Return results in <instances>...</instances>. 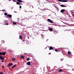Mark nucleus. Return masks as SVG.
Instances as JSON below:
<instances>
[{"label":"nucleus","mask_w":74,"mask_h":74,"mask_svg":"<svg viewBox=\"0 0 74 74\" xmlns=\"http://www.w3.org/2000/svg\"><path fill=\"white\" fill-rule=\"evenodd\" d=\"M27 65H29V66H30L31 65L30 64V62H27Z\"/></svg>","instance_id":"nucleus-5"},{"label":"nucleus","mask_w":74,"mask_h":74,"mask_svg":"<svg viewBox=\"0 0 74 74\" xmlns=\"http://www.w3.org/2000/svg\"><path fill=\"white\" fill-rule=\"evenodd\" d=\"M47 21H48V22H50V23H53V21H52L51 20L48 19H47Z\"/></svg>","instance_id":"nucleus-2"},{"label":"nucleus","mask_w":74,"mask_h":74,"mask_svg":"<svg viewBox=\"0 0 74 74\" xmlns=\"http://www.w3.org/2000/svg\"><path fill=\"white\" fill-rule=\"evenodd\" d=\"M43 38H44V36H43Z\"/></svg>","instance_id":"nucleus-40"},{"label":"nucleus","mask_w":74,"mask_h":74,"mask_svg":"<svg viewBox=\"0 0 74 74\" xmlns=\"http://www.w3.org/2000/svg\"><path fill=\"white\" fill-rule=\"evenodd\" d=\"M50 54H51V53H49V55H50Z\"/></svg>","instance_id":"nucleus-38"},{"label":"nucleus","mask_w":74,"mask_h":74,"mask_svg":"<svg viewBox=\"0 0 74 74\" xmlns=\"http://www.w3.org/2000/svg\"><path fill=\"white\" fill-rule=\"evenodd\" d=\"M15 59H16L15 58H13L12 59V61H15Z\"/></svg>","instance_id":"nucleus-18"},{"label":"nucleus","mask_w":74,"mask_h":74,"mask_svg":"<svg viewBox=\"0 0 74 74\" xmlns=\"http://www.w3.org/2000/svg\"><path fill=\"white\" fill-rule=\"evenodd\" d=\"M1 58H2V56H0V59H1Z\"/></svg>","instance_id":"nucleus-31"},{"label":"nucleus","mask_w":74,"mask_h":74,"mask_svg":"<svg viewBox=\"0 0 74 74\" xmlns=\"http://www.w3.org/2000/svg\"><path fill=\"white\" fill-rule=\"evenodd\" d=\"M18 20H19V18H18Z\"/></svg>","instance_id":"nucleus-39"},{"label":"nucleus","mask_w":74,"mask_h":74,"mask_svg":"<svg viewBox=\"0 0 74 74\" xmlns=\"http://www.w3.org/2000/svg\"><path fill=\"white\" fill-rule=\"evenodd\" d=\"M0 61H1V60H0Z\"/></svg>","instance_id":"nucleus-43"},{"label":"nucleus","mask_w":74,"mask_h":74,"mask_svg":"<svg viewBox=\"0 0 74 74\" xmlns=\"http://www.w3.org/2000/svg\"><path fill=\"white\" fill-rule=\"evenodd\" d=\"M13 1V2H16V1L15 0H12Z\"/></svg>","instance_id":"nucleus-27"},{"label":"nucleus","mask_w":74,"mask_h":74,"mask_svg":"<svg viewBox=\"0 0 74 74\" xmlns=\"http://www.w3.org/2000/svg\"><path fill=\"white\" fill-rule=\"evenodd\" d=\"M5 25H8V23H5Z\"/></svg>","instance_id":"nucleus-25"},{"label":"nucleus","mask_w":74,"mask_h":74,"mask_svg":"<svg viewBox=\"0 0 74 74\" xmlns=\"http://www.w3.org/2000/svg\"><path fill=\"white\" fill-rule=\"evenodd\" d=\"M13 65L12 63H10L8 64V66H10V67L12 66Z\"/></svg>","instance_id":"nucleus-3"},{"label":"nucleus","mask_w":74,"mask_h":74,"mask_svg":"<svg viewBox=\"0 0 74 74\" xmlns=\"http://www.w3.org/2000/svg\"><path fill=\"white\" fill-rule=\"evenodd\" d=\"M16 3L18 5H20V4H21V3H20L19 2H16Z\"/></svg>","instance_id":"nucleus-15"},{"label":"nucleus","mask_w":74,"mask_h":74,"mask_svg":"<svg viewBox=\"0 0 74 74\" xmlns=\"http://www.w3.org/2000/svg\"><path fill=\"white\" fill-rule=\"evenodd\" d=\"M65 11H66V10L65 9L61 10H60V12H61V13H63Z\"/></svg>","instance_id":"nucleus-4"},{"label":"nucleus","mask_w":74,"mask_h":74,"mask_svg":"<svg viewBox=\"0 0 74 74\" xmlns=\"http://www.w3.org/2000/svg\"><path fill=\"white\" fill-rule=\"evenodd\" d=\"M63 59H61V60H61V61H62L63 60Z\"/></svg>","instance_id":"nucleus-35"},{"label":"nucleus","mask_w":74,"mask_h":74,"mask_svg":"<svg viewBox=\"0 0 74 74\" xmlns=\"http://www.w3.org/2000/svg\"><path fill=\"white\" fill-rule=\"evenodd\" d=\"M58 1L60 2H67V0H58Z\"/></svg>","instance_id":"nucleus-1"},{"label":"nucleus","mask_w":74,"mask_h":74,"mask_svg":"<svg viewBox=\"0 0 74 74\" xmlns=\"http://www.w3.org/2000/svg\"><path fill=\"white\" fill-rule=\"evenodd\" d=\"M14 12L16 13V12L15 11H14Z\"/></svg>","instance_id":"nucleus-36"},{"label":"nucleus","mask_w":74,"mask_h":74,"mask_svg":"<svg viewBox=\"0 0 74 74\" xmlns=\"http://www.w3.org/2000/svg\"><path fill=\"white\" fill-rule=\"evenodd\" d=\"M2 55V52H0V55Z\"/></svg>","instance_id":"nucleus-28"},{"label":"nucleus","mask_w":74,"mask_h":74,"mask_svg":"<svg viewBox=\"0 0 74 74\" xmlns=\"http://www.w3.org/2000/svg\"><path fill=\"white\" fill-rule=\"evenodd\" d=\"M37 34H36V35H34V36L35 37H37Z\"/></svg>","instance_id":"nucleus-26"},{"label":"nucleus","mask_w":74,"mask_h":74,"mask_svg":"<svg viewBox=\"0 0 74 74\" xmlns=\"http://www.w3.org/2000/svg\"><path fill=\"white\" fill-rule=\"evenodd\" d=\"M19 7H20V9L22 8V7H21V5H20Z\"/></svg>","instance_id":"nucleus-29"},{"label":"nucleus","mask_w":74,"mask_h":74,"mask_svg":"<svg viewBox=\"0 0 74 74\" xmlns=\"http://www.w3.org/2000/svg\"><path fill=\"white\" fill-rule=\"evenodd\" d=\"M46 41H47V40Z\"/></svg>","instance_id":"nucleus-42"},{"label":"nucleus","mask_w":74,"mask_h":74,"mask_svg":"<svg viewBox=\"0 0 74 74\" xmlns=\"http://www.w3.org/2000/svg\"><path fill=\"white\" fill-rule=\"evenodd\" d=\"M18 2L19 3H22V2H23V1L22 0H18Z\"/></svg>","instance_id":"nucleus-11"},{"label":"nucleus","mask_w":74,"mask_h":74,"mask_svg":"<svg viewBox=\"0 0 74 74\" xmlns=\"http://www.w3.org/2000/svg\"><path fill=\"white\" fill-rule=\"evenodd\" d=\"M16 65H14L12 67V69H14V67H16Z\"/></svg>","instance_id":"nucleus-13"},{"label":"nucleus","mask_w":74,"mask_h":74,"mask_svg":"<svg viewBox=\"0 0 74 74\" xmlns=\"http://www.w3.org/2000/svg\"><path fill=\"white\" fill-rule=\"evenodd\" d=\"M29 60H30V58H28L27 59V61Z\"/></svg>","instance_id":"nucleus-24"},{"label":"nucleus","mask_w":74,"mask_h":74,"mask_svg":"<svg viewBox=\"0 0 74 74\" xmlns=\"http://www.w3.org/2000/svg\"><path fill=\"white\" fill-rule=\"evenodd\" d=\"M7 16L8 17H10V18H11V17H12V15L11 14H9V15H7Z\"/></svg>","instance_id":"nucleus-9"},{"label":"nucleus","mask_w":74,"mask_h":74,"mask_svg":"<svg viewBox=\"0 0 74 74\" xmlns=\"http://www.w3.org/2000/svg\"><path fill=\"white\" fill-rule=\"evenodd\" d=\"M8 22V21H5L4 22Z\"/></svg>","instance_id":"nucleus-34"},{"label":"nucleus","mask_w":74,"mask_h":74,"mask_svg":"<svg viewBox=\"0 0 74 74\" xmlns=\"http://www.w3.org/2000/svg\"><path fill=\"white\" fill-rule=\"evenodd\" d=\"M70 53H71V52H70L69 51H68V55H70Z\"/></svg>","instance_id":"nucleus-20"},{"label":"nucleus","mask_w":74,"mask_h":74,"mask_svg":"<svg viewBox=\"0 0 74 74\" xmlns=\"http://www.w3.org/2000/svg\"><path fill=\"white\" fill-rule=\"evenodd\" d=\"M21 58H25V56H23L22 55L21 56Z\"/></svg>","instance_id":"nucleus-17"},{"label":"nucleus","mask_w":74,"mask_h":74,"mask_svg":"<svg viewBox=\"0 0 74 74\" xmlns=\"http://www.w3.org/2000/svg\"><path fill=\"white\" fill-rule=\"evenodd\" d=\"M72 15H73V16H74V14H73Z\"/></svg>","instance_id":"nucleus-37"},{"label":"nucleus","mask_w":74,"mask_h":74,"mask_svg":"<svg viewBox=\"0 0 74 74\" xmlns=\"http://www.w3.org/2000/svg\"><path fill=\"white\" fill-rule=\"evenodd\" d=\"M62 69H60L58 71L59 72H62Z\"/></svg>","instance_id":"nucleus-21"},{"label":"nucleus","mask_w":74,"mask_h":74,"mask_svg":"<svg viewBox=\"0 0 74 74\" xmlns=\"http://www.w3.org/2000/svg\"><path fill=\"white\" fill-rule=\"evenodd\" d=\"M49 30L50 32H52L53 31V29L52 28H49Z\"/></svg>","instance_id":"nucleus-10"},{"label":"nucleus","mask_w":74,"mask_h":74,"mask_svg":"<svg viewBox=\"0 0 74 74\" xmlns=\"http://www.w3.org/2000/svg\"><path fill=\"white\" fill-rule=\"evenodd\" d=\"M42 38H43V37H42Z\"/></svg>","instance_id":"nucleus-41"},{"label":"nucleus","mask_w":74,"mask_h":74,"mask_svg":"<svg viewBox=\"0 0 74 74\" xmlns=\"http://www.w3.org/2000/svg\"><path fill=\"white\" fill-rule=\"evenodd\" d=\"M1 62H2V63H3V62H4V61H3V60H1Z\"/></svg>","instance_id":"nucleus-33"},{"label":"nucleus","mask_w":74,"mask_h":74,"mask_svg":"<svg viewBox=\"0 0 74 74\" xmlns=\"http://www.w3.org/2000/svg\"><path fill=\"white\" fill-rule=\"evenodd\" d=\"M2 68L3 69H4V66H2Z\"/></svg>","instance_id":"nucleus-30"},{"label":"nucleus","mask_w":74,"mask_h":74,"mask_svg":"<svg viewBox=\"0 0 74 74\" xmlns=\"http://www.w3.org/2000/svg\"><path fill=\"white\" fill-rule=\"evenodd\" d=\"M1 60H4V58L2 57L1 58Z\"/></svg>","instance_id":"nucleus-16"},{"label":"nucleus","mask_w":74,"mask_h":74,"mask_svg":"<svg viewBox=\"0 0 74 74\" xmlns=\"http://www.w3.org/2000/svg\"><path fill=\"white\" fill-rule=\"evenodd\" d=\"M57 33L58 32H56V31H53L54 34H57Z\"/></svg>","instance_id":"nucleus-14"},{"label":"nucleus","mask_w":74,"mask_h":74,"mask_svg":"<svg viewBox=\"0 0 74 74\" xmlns=\"http://www.w3.org/2000/svg\"><path fill=\"white\" fill-rule=\"evenodd\" d=\"M19 38H20L21 40H22L23 39V37H22V36L21 35L19 36Z\"/></svg>","instance_id":"nucleus-8"},{"label":"nucleus","mask_w":74,"mask_h":74,"mask_svg":"<svg viewBox=\"0 0 74 74\" xmlns=\"http://www.w3.org/2000/svg\"><path fill=\"white\" fill-rule=\"evenodd\" d=\"M0 74H3V72H2L0 73Z\"/></svg>","instance_id":"nucleus-32"},{"label":"nucleus","mask_w":74,"mask_h":74,"mask_svg":"<svg viewBox=\"0 0 74 74\" xmlns=\"http://www.w3.org/2000/svg\"><path fill=\"white\" fill-rule=\"evenodd\" d=\"M5 52H2V55H5Z\"/></svg>","instance_id":"nucleus-12"},{"label":"nucleus","mask_w":74,"mask_h":74,"mask_svg":"<svg viewBox=\"0 0 74 74\" xmlns=\"http://www.w3.org/2000/svg\"><path fill=\"white\" fill-rule=\"evenodd\" d=\"M13 24H14V25H16V22H13Z\"/></svg>","instance_id":"nucleus-23"},{"label":"nucleus","mask_w":74,"mask_h":74,"mask_svg":"<svg viewBox=\"0 0 74 74\" xmlns=\"http://www.w3.org/2000/svg\"><path fill=\"white\" fill-rule=\"evenodd\" d=\"M4 15H5L6 16V15H7V13H4Z\"/></svg>","instance_id":"nucleus-22"},{"label":"nucleus","mask_w":74,"mask_h":74,"mask_svg":"<svg viewBox=\"0 0 74 74\" xmlns=\"http://www.w3.org/2000/svg\"><path fill=\"white\" fill-rule=\"evenodd\" d=\"M60 6L62 7H66V5H64L63 4L61 5Z\"/></svg>","instance_id":"nucleus-6"},{"label":"nucleus","mask_w":74,"mask_h":74,"mask_svg":"<svg viewBox=\"0 0 74 74\" xmlns=\"http://www.w3.org/2000/svg\"><path fill=\"white\" fill-rule=\"evenodd\" d=\"M49 49L50 50H53V47L51 46L50 47V48H49Z\"/></svg>","instance_id":"nucleus-7"},{"label":"nucleus","mask_w":74,"mask_h":74,"mask_svg":"<svg viewBox=\"0 0 74 74\" xmlns=\"http://www.w3.org/2000/svg\"><path fill=\"white\" fill-rule=\"evenodd\" d=\"M55 51H56V52H58L59 51V50H58V49H55Z\"/></svg>","instance_id":"nucleus-19"}]
</instances>
